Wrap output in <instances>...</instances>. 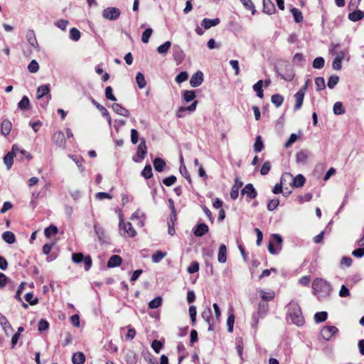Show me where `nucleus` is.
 Instances as JSON below:
<instances>
[{
    "label": "nucleus",
    "instance_id": "56",
    "mask_svg": "<svg viewBox=\"0 0 364 364\" xmlns=\"http://www.w3.org/2000/svg\"><path fill=\"white\" fill-rule=\"evenodd\" d=\"M202 318L207 322L212 321V312L210 308L205 309L201 314Z\"/></svg>",
    "mask_w": 364,
    "mask_h": 364
},
{
    "label": "nucleus",
    "instance_id": "51",
    "mask_svg": "<svg viewBox=\"0 0 364 364\" xmlns=\"http://www.w3.org/2000/svg\"><path fill=\"white\" fill-rule=\"evenodd\" d=\"M315 85L316 87V90L321 91L325 89L326 85H325V80L323 77H317L315 79Z\"/></svg>",
    "mask_w": 364,
    "mask_h": 364
},
{
    "label": "nucleus",
    "instance_id": "52",
    "mask_svg": "<svg viewBox=\"0 0 364 364\" xmlns=\"http://www.w3.org/2000/svg\"><path fill=\"white\" fill-rule=\"evenodd\" d=\"M325 60L322 57H317L313 61V67L316 69H321L323 68Z\"/></svg>",
    "mask_w": 364,
    "mask_h": 364
},
{
    "label": "nucleus",
    "instance_id": "45",
    "mask_svg": "<svg viewBox=\"0 0 364 364\" xmlns=\"http://www.w3.org/2000/svg\"><path fill=\"white\" fill-rule=\"evenodd\" d=\"M291 14L294 16V21L296 22V23H299L301 21H302L303 20V15H302V13L301 12V11L296 8H293L291 10Z\"/></svg>",
    "mask_w": 364,
    "mask_h": 364
},
{
    "label": "nucleus",
    "instance_id": "13",
    "mask_svg": "<svg viewBox=\"0 0 364 364\" xmlns=\"http://www.w3.org/2000/svg\"><path fill=\"white\" fill-rule=\"evenodd\" d=\"M242 195H247L250 199H254L256 198L257 193L252 183L247 184L241 191Z\"/></svg>",
    "mask_w": 364,
    "mask_h": 364
},
{
    "label": "nucleus",
    "instance_id": "30",
    "mask_svg": "<svg viewBox=\"0 0 364 364\" xmlns=\"http://www.w3.org/2000/svg\"><path fill=\"white\" fill-rule=\"evenodd\" d=\"M153 164L155 170L157 171L158 172L163 171L166 166L164 160L161 158H156L154 160Z\"/></svg>",
    "mask_w": 364,
    "mask_h": 364
},
{
    "label": "nucleus",
    "instance_id": "38",
    "mask_svg": "<svg viewBox=\"0 0 364 364\" xmlns=\"http://www.w3.org/2000/svg\"><path fill=\"white\" fill-rule=\"evenodd\" d=\"M271 101L277 107H279L282 105L284 97L279 94H274L272 96Z\"/></svg>",
    "mask_w": 364,
    "mask_h": 364
},
{
    "label": "nucleus",
    "instance_id": "20",
    "mask_svg": "<svg viewBox=\"0 0 364 364\" xmlns=\"http://www.w3.org/2000/svg\"><path fill=\"white\" fill-rule=\"evenodd\" d=\"M263 11L267 14H272L275 11V6L271 0H262Z\"/></svg>",
    "mask_w": 364,
    "mask_h": 364
},
{
    "label": "nucleus",
    "instance_id": "43",
    "mask_svg": "<svg viewBox=\"0 0 364 364\" xmlns=\"http://www.w3.org/2000/svg\"><path fill=\"white\" fill-rule=\"evenodd\" d=\"M141 176L144 177L146 179H149L152 177V168L150 164L146 165L141 171Z\"/></svg>",
    "mask_w": 364,
    "mask_h": 364
},
{
    "label": "nucleus",
    "instance_id": "53",
    "mask_svg": "<svg viewBox=\"0 0 364 364\" xmlns=\"http://www.w3.org/2000/svg\"><path fill=\"white\" fill-rule=\"evenodd\" d=\"M338 81L339 77L338 75H331L328 80L327 85L330 89H333L338 84Z\"/></svg>",
    "mask_w": 364,
    "mask_h": 364
},
{
    "label": "nucleus",
    "instance_id": "41",
    "mask_svg": "<svg viewBox=\"0 0 364 364\" xmlns=\"http://www.w3.org/2000/svg\"><path fill=\"white\" fill-rule=\"evenodd\" d=\"M14 156H15L12 153L9 152L4 157V161L6 164L8 169H10L14 163Z\"/></svg>",
    "mask_w": 364,
    "mask_h": 364
},
{
    "label": "nucleus",
    "instance_id": "29",
    "mask_svg": "<svg viewBox=\"0 0 364 364\" xmlns=\"http://www.w3.org/2000/svg\"><path fill=\"white\" fill-rule=\"evenodd\" d=\"M183 157H181V166L179 168V171L181 173V175L186 178V179L188 181L189 183H191V178L189 172L188 171L186 166L183 163Z\"/></svg>",
    "mask_w": 364,
    "mask_h": 364
},
{
    "label": "nucleus",
    "instance_id": "40",
    "mask_svg": "<svg viewBox=\"0 0 364 364\" xmlns=\"http://www.w3.org/2000/svg\"><path fill=\"white\" fill-rule=\"evenodd\" d=\"M95 231L96 235L98 237V239L100 241H104L105 237V232L103 229V228L99 226L98 225L95 224L94 225Z\"/></svg>",
    "mask_w": 364,
    "mask_h": 364
},
{
    "label": "nucleus",
    "instance_id": "18",
    "mask_svg": "<svg viewBox=\"0 0 364 364\" xmlns=\"http://www.w3.org/2000/svg\"><path fill=\"white\" fill-rule=\"evenodd\" d=\"M112 109L113 111L117 113V114L124 116V117H129V112L128 109L123 107L121 105L118 103H114L112 105Z\"/></svg>",
    "mask_w": 364,
    "mask_h": 364
},
{
    "label": "nucleus",
    "instance_id": "6",
    "mask_svg": "<svg viewBox=\"0 0 364 364\" xmlns=\"http://www.w3.org/2000/svg\"><path fill=\"white\" fill-rule=\"evenodd\" d=\"M338 332V328L334 326H325L321 330V336L326 341H329Z\"/></svg>",
    "mask_w": 364,
    "mask_h": 364
},
{
    "label": "nucleus",
    "instance_id": "1",
    "mask_svg": "<svg viewBox=\"0 0 364 364\" xmlns=\"http://www.w3.org/2000/svg\"><path fill=\"white\" fill-rule=\"evenodd\" d=\"M312 289L314 294L319 300L328 297L332 291L331 284L321 278H316L314 280Z\"/></svg>",
    "mask_w": 364,
    "mask_h": 364
},
{
    "label": "nucleus",
    "instance_id": "63",
    "mask_svg": "<svg viewBox=\"0 0 364 364\" xmlns=\"http://www.w3.org/2000/svg\"><path fill=\"white\" fill-rule=\"evenodd\" d=\"M199 270V264L198 262H193L191 263V264L188 266L187 271L190 274H193Z\"/></svg>",
    "mask_w": 364,
    "mask_h": 364
},
{
    "label": "nucleus",
    "instance_id": "19",
    "mask_svg": "<svg viewBox=\"0 0 364 364\" xmlns=\"http://www.w3.org/2000/svg\"><path fill=\"white\" fill-rule=\"evenodd\" d=\"M220 21L218 18H214V19H210V18H204L201 21V26L205 29H209L213 26H215L220 23Z\"/></svg>",
    "mask_w": 364,
    "mask_h": 364
},
{
    "label": "nucleus",
    "instance_id": "16",
    "mask_svg": "<svg viewBox=\"0 0 364 364\" xmlns=\"http://www.w3.org/2000/svg\"><path fill=\"white\" fill-rule=\"evenodd\" d=\"M209 230L208 226L202 223L197 225L193 230V232L196 237H202L206 234Z\"/></svg>",
    "mask_w": 364,
    "mask_h": 364
},
{
    "label": "nucleus",
    "instance_id": "11",
    "mask_svg": "<svg viewBox=\"0 0 364 364\" xmlns=\"http://www.w3.org/2000/svg\"><path fill=\"white\" fill-rule=\"evenodd\" d=\"M305 95V88H300L299 91L294 95V99L296 101L295 105H294V110H298L301 109L304 98Z\"/></svg>",
    "mask_w": 364,
    "mask_h": 364
},
{
    "label": "nucleus",
    "instance_id": "21",
    "mask_svg": "<svg viewBox=\"0 0 364 364\" xmlns=\"http://www.w3.org/2000/svg\"><path fill=\"white\" fill-rule=\"evenodd\" d=\"M218 259L220 263H225L227 261V248L224 244L220 245L219 247Z\"/></svg>",
    "mask_w": 364,
    "mask_h": 364
},
{
    "label": "nucleus",
    "instance_id": "24",
    "mask_svg": "<svg viewBox=\"0 0 364 364\" xmlns=\"http://www.w3.org/2000/svg\"><path fill=\"white\" fill-rule=\"evenodd\" d=\"M0 325L2 326L3 329L4 330L5 333L8 335V330L13 331V328L10 323L9 322L6 317L0 313Z\"/></svg>",
    "mask_w": 364,
    "mask_h": 364
},
{
    "label": "nucleus",
    "instance_id": "33",
    "mask_svg": "<svg viewBox=\"0 0 364 364\" xmlns=\"http://www.w3.org/2000/svg\"><path fill=\"white\" fill-rule=\"evenodd\" d=\"M2 238L9 244H13L16 242L15 235L11 231L4 232L2 235Z\"/></svg>",
    "mask_w": 364,
    "mask_h": 364
},
{
    "label": "nucleus",
    "instance_id": "4",
    "mask_svg": "<svg viewBox=\"0 0 364 364\" xmlns=\"http://www.w3.org/2000/svg\"><path fill=\"white\" fill-rule=\"evenodd\" d=\"M119 228L121 235L125 236L127 233L129 237H134L136 235V232L132 225L129 222L124 223L122 219L119 220Z\"/></svg>",
    "mask_w": 364,
    "mask_h": 364
},
{
    "label": "nucleus",
    "instance_id": "9",
    "mask_svg": "<svg viewBox=\"0 0 364 364\" xmlns=\"http://www.w3.org/2000/svg\"><path fill=\"white\" fill-rule=\"evenodd\" d=\"M52 140L57 146L65 148L66 140L63 132L58 131L55 132L53 135Z\"/></svg>",
    "mask_w": 364,
    "mask_h": 364
},
{
    "label": "nucleus",
    "instance_id": "34",
    "mask_svg": "<svg viewBox=\"0 0 364 364\" xmlns=\"http://www.w3.org/2000/svg\"><path fill=\"white\" fill-rule=\"evenodd\" d=\"M305 181V177L301 174H298L295 178H293L292 185L296 188L301 187L304 185Z\"/></svg>",
    "mask_w": 364,
    "mask_h": 364
},
{
    "label": "nucleus",
    "instance_id": "59",
    "mask_svg": "<svg viewBox=\"0 0 364 364\" xmlns=\"http://www.w3.org/2000/svg\"><path fill=\"white\" fill-rule=\"evenodd\" d=\"M189 315L191 317L192 325H194L196 321V315H197V311L196 307L195 306H191L189 307Z\"/></svg>",
    "mask_w": 364,
    "mask_h": 364
},
{
    "label": "nucleus",
    "instance_id": "17",
    "mask_svg": "<svg viewBox=\"0 0 364 364\" xmlns=\"http://www.w3.org/2000/svg\"><path fill=\"white\" fill-rule=\"evenodd\" d=\"M26 40L29 43V44L37 50H40L38 43L37 42V39L36 37V34L33 30H29L27 31L26 35Z\"/></svg>",
    "mask_w": 364,
    "mask_h": 364
},
{
    "label": "nucleus",
    "instance_id": "28",
    "mask_svg": "<svg viewBox=\"0 0 364 364\" xmlns=\"http://www.w3.org/2000/svg\"><path fill=\"white\" fill-rule=\"evenodd\" d=\"M85 361V356L82 352H77L73 355L72 362L73 364H83Z\"/></svg>",
    "mask_w": 364,
    "mask_h": 364
},
{
    "label": "nucleus",
    "instance_id": "12",
    "mask_svg": "<svg viewBox=\"0 0 364 364\" xmlns=\"http://www.w3.org/2000/svg\"><path fill=\"white\" fill-rule=\"evenodd\" d=\"M203 82V74L201 71H198L193 74L190 80V85L193 87L200 86Z\"/></svg>",
    "mask_w": 364,
    "mask_h": 364
},
{
    "label": "nucleus",
    "instance_id": "10",
    "mask_svg": "<svg viewBox=\"0 0 364 364\" xmlns=\"http://www.w3.org/2000/svg\"><path fill=\"white\" fill-rule=\"evenodd\" d=\"M197 105H198V101L195 100L191 105H189L188 107H178L177 112H176V117L178 118H183L185 116V112L186 111H188L190 112H193L196 109Z\"/></svg>",
    "mask_w": 364,
    "mask_h": 364
},
{
    "label": "nucleus",
    "instance_id": "27",
    "mask_svg": "<svg viewBox=\"0 0 364 364\" xmlns=\"http://www.w3.org/2000/svg\"><path fill=\"white\" fill-rule=\"evenodd\" d=\"M11 123L8 119H4L1 124V132L3 135L7 136L11 130Z\"/></svg>",
    "mask_w": 364,
    "mask_h": 364
},
{
    "label": "nucleus",
    "instance_id": "35",
    "mask_svg": "<svg viewBox=\"0 0 364 364\" xmlns=\"http://www.w3.org/2000/svg\"><path fill=\"white\" fill-rule=\"evenodd\" d=\"M171 46V43L170 41H167L162 45L159 46L156 48V50L159 54L165 55L168 52V50L170 49Z\"/></svg>",
    "mask_w": 364,
    "mask_h": 364
},
{
    "label": "nucleus",
    "instance_id": "5",
    "mask_svg": "<svg viewBox=\"0 0 364 364\" xmlns=\"http://www.w3.org/2000/svg\"><path fill=\"white\" fill-rule=\"evenodd\" d=\"M147 153V148L146 145V141L144 138L141 139L140 144L137 146V150L135 156H133V160L135 162H140L144 159Z\"/></svg>",
    "mask_w": 364,
    "mask_h": 364
},
{
    "label": "nucleus",
    "instance_id": "23",
    "mask_svg": "<svg viewBox=\"0 0 364 364\" xmlns=\"http://www.w3.org/2000/svg\"><path fill=\"white\" fill-rule=\"evenodd\" d=\"M259 293L261 299L264 301H272L275 297V293L272 290L266 291L264 290L260 289Z\"/></svg>",
    "mask_w": 364,
    "mask_h": 364
},
{
    "label": "nucleus",
    "instance_id": "37",
    "mask_svg": "<svg viewBox=\"0 0 364 364\" xmlns=\"http://www.w3.org/2000/svg\"><path fill=\"white\" fill-rule=\"evenodd\" d=\"M333 113L336 115H340L345 113V108L341 102H336L333 105Z\"/></svg>",
    "mask_w": 364,
    "mask_h": 364
},
{
    "label": "nucleus",
    "instance_id": "14",
    "mask_svg": "<svg viewBox=\"0 0 364 364\" xmlns=\"http://www.w3.org/2000/svg\"><path fill=\"white\" fill-rule=\"evenodd\" d=\"M243 183L237 178L235 179L234 185L230 191V197L232 200H236L239 196V190L242 186Z\"/></svg>",
    "mask_w": 364,
    "mask_h": 364
},
{
    "label": "nucleus",
    "instance_id": "32",
    "mask_svg": "<svg viewBox=\"0 0 364 364\" xmlns=\"http://www.w3.org/2000/svg\"><path fill=\"white\" fill-rule=\"evenodd\" d=\"M166 252L158 250L152 255L151 260L154 263H159L166 256Z\"/></svg>",
    "mask_w": 364,
    "mask_h": 364
},
{
    "label": "nucleus",
    "instance_id": "36",
    "mask_svg": "<svg viewBox=\"0 0 364 364\" xmlns=\"http://www.w3.org/2000/svg\"><path fill=\"white\" fill-rule=\"evenodd\" d=\"M196 98V92L194 90H185L183 93V99L189 102Z\"/></svg>",
    "mask_w": 364,
    "mask_h": 364
},
{
    "label": "nucleus",
    "instance_id": "54",
    "mask_svg": "<svg viewBox=\"0 0 364 364\" xmlns=\"http://www.w3.org/2000/svg\"><path fill=\"white\" fill-rule=\"evenodd\" d=\"M28 70L31 73H36L39 70V65L36 60H32L28 65Z\"/></svg>",
    "mask_w": 364,
    "mask_h": 364
},
{
    "label": "nucleus",
    "instance_id": "44",
    "mask_svg": "<svg viewBox=\"0 0 364 364\" xmlns=\"http://www.w3.org/2000/svg\"><path fill=\"white\" fill-rule=\"evenodd\" d=\"M242 5L245 7V9L248 10H251L252 14H255L256 9L255 5L253 4L252 0H240Z\"/></svg>",
    "mask_w": 364,
    "mask_h": 364
},
{
    "label": "nucleus",
    "instance_id": "61",
    "mask_svg": "<svg viewBox=\"0 0 364 364\" xmlns=\"http://www.w3.org/2000/svg\"><path fill=\"white\" fill-rule=\"evenodd\" d=\"M54 24L63 31H65L68 25L69 24V21L64 19H60L54 23Z\"/></svg>",
    "mask_w": 364,
    "mask_h": 364
},
{
    "label": "nucleus",
    "instance_id": "58",
    "mask_svg": "<svg viewBox=\"0 0 364 364\" xmlns=\"http://www.w3.org/2000/svg\"><path fill=\"white\" fill-rule=\"evenodd\" d=\"M25 299L31 305H36L38 302V298H34L33 293L31 292L26 294Z\"/></svg>",
    "mask_w": 364,
    "mask_h": 364
},
{
    "label": "nucleus",
    "instance_id": "47",
    "mask_svg": "<svg viewBox=\"0 0 364 364\" xmlns=\"http://www.w3.org/2000/svg\"><path fill=\"white\" fill-rule=\"evenodd\" d=\"M264 148L263 142L261 136H257L254 144V151L255 152H260Z\"/></svg>",
    "mask_w": 364,
    "mask_h": 364
},
{
    "label": "nucleus",
    "instance_id": "8",
    "mask_svg": "<svg viewBox=\"0 0 364 364\" xmlns=\"http://www.w3.org/2000/svg\"><path fill=\"white\" fill-rule=\"evenodd\" d=\"M50 90L49 85H43L39 86L37 89L36 97L40 100L45 97L46 98V101L44 102V104H48V101L51 99Z\"/></svg>",
    "mask_w": 364,
    "mask_h": 364
},
{
    "label": "nucleus",
    "instance_id": "39",
    "mask_svg": "<svg viewBox=\"0 0 364 364\" xmlns=\"http://www.w3.org/2000/svg\"><path fill=\"white\" fill-rule=\"evenodd\" d=\"M136 82L137 83L138 87L140 89L145 87L146 85V81L144 75L141 73H138L136 76Z\"/></svg>",
    "mask_w": 364,
    "mask_h": 364
},
{
    "label": "nucleus",
    "instance_id": "57",
    "mask_svg": "<svg viewBox=\"0 0 364 364\" xmlns=\"http://www.w3.org/2000/svg\"><path fill=\"white\" fill-rule=\"evenodd\" d=\"M30 104L29 99L26 96H23L21 101L18 102V106L21 109H26L28 107Z\"/></svg>",
    "mask_w": 364,
    "mask_h": 364
},
{
    "label": "nucleus",
    "instance_id": "50",
    "mask_svg": "<svg viewBox=\"0 0 364 364\" xmlns=\"http://www.w3.org/2000/svg\"><path fill=\"white\" fill-rule=\"evenodd\" d=\"M363 14L362 11H354L348 15V18L352 21H357L363 18Z\"/></svg>",
    "mask_w": 364,
    "mask_h": 364
},
{
    "label": "nucleus",
    "instance_id": "7",
    "mask_svg": "<svg viewBox=\"0 0 364 364\" xmlns=\"http://www.w3.org/2000/svg\"><path fill=\"white\" fill-rule=\"evenodd\" d=\"M121 14V11L116 7H108L104 9L102 16L108 20L114 21L117 19Z\"/></svg>",
    "mask_w": 364,
    "mask_h": 364
},
{
    "label": "nucleus",
    "instance_id": "64",
    "mask_svg": "<svg viewBox=\"0 0 364 364\" xmlns=\"http://www.w3.org/2000/svg\"><path fill=\"white\" fill-rule=\"evenodd\" d=\"M270 169L271 163L269 161H265L260 169V173L263 176L267 175Z\"/></svg>",
    "mask_w": 364,
    "mask_h": 364
},
{
    "label": "nucleus",
    "instance_id": "2",
    "mask_svg": "<svg viewBox=\"0 0 364 364\" xmlns=\"http://www.w3.org/2000/svg\"><path fill=\"white\" fill-rule=\"evenodd\" d=\"M287 311L293 323L298 326L304 325V318L302 316L301 308L296 302L291 301L287 305Z\"/></svg>",
    "mask_w": 364,
    "mask_h": 364
},
{
    "label": "nucleus",
    "instance_id": "15",
    "mask_svg": "<svg viewBox=\"0 0 364 364\" xmlns=\"http://www.w3.org/2000/svg\"><path fill=\"white\" fill-rule=\"evenodd\" d=\"M311 153L306 149H302L296 153V161L297 164H306Z\"/></svg>",
    "mask_w": 364,
    "mask_h": 364
},
{
    "label": "nucleus",
    "instance_id": "26",
    "mask_svg": "<svg viewBox=\"0 0 364 364\" xmlns=\"http://www.w3.org/2000/svg\"><path fill=\"white\" fill-rule=\"evenodd\" d=\"M263 84V80H259L252 86L253 90L256 92L257 96L259 98H263L264 97V92L262 90Z\"/></svg>",
    "mask_w": 364,
    "mask_h": 364
},
{
    "label": "nucleus",
    "instance_id": "55",
    "mask_svg": "<svg viewBox=\"0 0 364 364\" xmlns=\"http://www.w3.org/2000/svg\"><path fill=\"white\" fill-rule=\"evenodd\" d=\"M152 33L153 30L151 28H146L142 33L141 41L144 43H147Z\"/></svg>",
    "mask_w": 364,
    "mask_h": 364
},
{
    "label": "nucleus",
    "instance_id": "25",
    "mask_svg": "<svg viewBox=\"0 0 364 364\" xmlns=\"http://www.w3.org/2000/svg\"><path fill=\"white\" fill-rule=\"evenodd\" d=\"M122 262V258L116 255H112L107 262V267H116L121 264Z\"/></svg>",
    "mask_w": 364,
    "mask_h": 364
},
{
    "label": "nucleus",
    "instance_id": "49",
    "mask_svg": "<svg viewBox=\"0 0 364 364\" xmlns=\"http://www.w3.org/2000/svg\"><path fill=\"white\" fill-rule=\"evenodd\" d=\"M162 304V298L161 296H157L155 299H152L149 303V307L150 309H156L159 307Z\"/></svg>",
    "mask_w": 364,
    "mask_h": 364
},
{
    "label": "nucleus",
    "instance_id": "60",
    "mask_svg": "<svg viewBox=\"0 0 364 364\" xmlns=\"http://www.w3.org/2000/svg\"><path fill=\"white\" fill-rule=\"evenodd\" d=\"M188 75L186 72H181L176 77V81L178 84L188 80Z\"/></svg>",
    "mask_w": 364,
    "mask_h": 364
},
{
    "label": "nucleus",
    "instance_id": "22",
    "mask_svg": "<svg viewBox=\"0 0 364 364\" xmlns=\"http://www.w3.org/2000/svg\"><path fill=\"white\" fill-rule=\"evenodd\" d=\"M145 218V214L139 210H136L131 217L132 220H138V225H140L141 227L144 226Z\"/></svg>",
    "mask_w": 364,
    "mask_h": 364
},
{
    "label": "nucleus",
    "instance_id": "46",
    "mask_svg": "<svg viewBox=\"0 0 364 364\" xmlns=\"http://www.w3.org/2000/svg\"><path fill=\"white\" fill-rule=\"evenodd\" d=\"M328 314L326 311L317 312L314 315V320L316 323H321L325 321L327 318Z\"/></svg>",
    "mask_w": 364,
    "mask_h": 364
},
{
    "label": "nucleus",
    "instance_id": "42",
    "mask_svg": "<svg viewBox=\"0 0 364 364\" xmlns=\"http://www.w3.org/2000/svg\"><path fill=\"white\" fill-rule=\"evenodd\" d=\"M58 233V228L55 225H50L48 228H46L44 230V234L46 237H50L53 235H55Z\"/></svg>",
    "mask_w": 364,
    "mask_h": 364
},
{
    "label": "nucleus",
    "instance_id": "48",
    "mask_svg": "<svg viewBox=\"0 0 364 364\" xmlns=\"http://www.w3.org/2000/svg\"><path fill=\"white\" fill-rule=\"evenodd\" d=\"M80 32L76 28H72L70 30V38L74 41H77L80 38Z\"/></svg>",
    "mask_w": 364,
    "mask_h": 364
},
{
    "label": "nucleus",
    "instance_id": "31",
    "mask_svg": "<svg viewBox=\"0 0 364 364\" xmlns=\"http://www.w3.org/2000/svg\"><path fill=\"white\" fill-rule=\"evenodd\" d=\"M127 329V333L125 335V338L127 340L132 341L136 336V330L131 326H127V327H122L120 328L121 332L124 329Z\"/></svg>",
    "mask_w": 364,
    "mask_h": 364
},
{
    "label": "nucleus",
    "instance_id": "62",
    "mask_svg": "<svg viewBox=\"0 0 364 364\" xmlns=\"http://www.w3.org/2000/svg\"><path fill=\"white\" fill-rule=\"evenodd\" d=\"M299 138V136L296 134H291L288 139V141L285 143V147L289 148L290 147L294 142L297 141V139Z\"/></svg>",
    "mask_w": 364,
    "mask_h": 364
},
{
    "label": "nucleus",
    "instance_id": "3",
    "mask_svg": "<svg viewBox=\"0 0 364 364\" xmlns=\"http://www.w3.org/2000/svg\"><path fill=\"white\" fill-rule=\"evenodd\" d=\"M282 238L278 234L272 235L268 244V250L272 255H277L282 250Z\"/></svg>",
    "mask_w": 364,
    "mask_h": 364
}]
</instances>
